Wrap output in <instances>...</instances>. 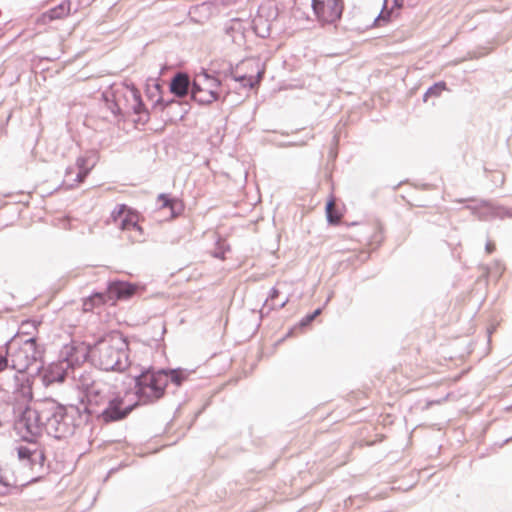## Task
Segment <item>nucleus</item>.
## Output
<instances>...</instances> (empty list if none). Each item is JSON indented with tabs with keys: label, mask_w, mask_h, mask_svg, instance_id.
I'll use <instances>...</instances> for the list:
<instances>
[{
	"label": "nucleus",
	"mask_w": 512,
	"mask_h": 512,
	"mask_svg": "<svg viewBox=\"0 0 512 512\" xmlns=\"http://www.w3.org/2000/svg\"><path fill=\"white\" fill-rule=\"evenodd\" d=\"M286 339L282 336L281 338H279L276 342H275V346H279L280 344H282Z\"/></svg>",
	"instance_id": "bf43d9fd"
},
{
	"label": "nucleus",
	"mask_w": 512,
	"mask_h": 512,
	"mask_svg": "<svg viewBox=\"0 0 512 512\" xmlns=\"http://www.w3.org/2000/svg\"><path fill=\"white\" fill-rule=\"evenodd\" d=\"M175 199L174 196H172L169 193H160L157 196V202L159 204V209H167L171 202L173 203V200Z\"/></svg>",
	"instance_id": "c03bdc74"
},
{
	"label": "nucleus",
	"mask_w": 512,
	"mask_h": 512,
	"mask_svg": "<svg viewBox=\"0 0 512 512\" xmlns=\"http://www.w3.org/2000/svg\"><path fill=\"white\" fill-rule=\"evenodd\" d=\"M72 173H73V169L72 168H67V170H66V177H68Z\"/></svg>",
	"instance_id": "e2e57ef3"
},
{
	"label": "nucleus",
	"mask_w": 512,
	"mask_h": 512,
	"mask_svg": "<svg viewBox=\"0 0 512 512\" xmlns=\"http://www.w3.org/2000/svg\"><path fill=\"white\" fill-rule=\"evenodd\" d=\"M237 67H238V65H236V68ZM234 70H235V67L231 63H229L228 68L223 70V72H222L223 78L224 79L231 78L233 80V76H236V74L234 73Z\"/></svg>",
	"instance_id": "09e8293b"
},
{
	"label": "nucleus",
	"mask_w": 512,
	"mask_h": 512,
	"mask_svg": "<svg viewBox=\"0 0 512 512\" xmlns=\"http://www.w3.org/2000/svg\"><path fill=\"white\" fill-rule=\"evenodd\" d=\"M44 399L36 401L33 406L26 405L15 421L21 439L37 440L44 430Z\"/></svg>",
	"instance_id": "20e7f679"
},
{
	"label": "nucleus",
	"mask_w": 512,
	"mask_h": 512,
	"mask_svg": "<svg viewBox=\"0 0 512 512\" xmlns=\"http://www.w3.org/2000/svg\"><path fill=\"white\" fill-rule=\"evenodd\" d=\"M338 143H339V136L338 135H334L333 136L334 148H331L330 151H329V157L332 158L333 160L336 159L337 154H338Z\"/></svg>",
	"instance_id": "de8ad7c7"
},
{
	"label": "nucleus",
	"mask_w": 512,
	"mask_h": 512,
	"mask_svg": "<svg viewBox=\"0 0 512 512\" xmlns=\"http://www.w3.org/2000/svg\"><path fill=\"white\" fill-rule=\"evenodd\" d=\"M113 390V387L105 383H98V385L89 387L87 392L81 395L79 404L76 406L81 412L85 425L92 424L96 421L101 409Z\"/></svg>",
	"instance_id": "39448f33"
},
{
	"label": "nucleus",
	"mask_w": 512,
	"mask_h": 512,
	"mask_svg": "<svg viewBox=\"0 0 512 512\" xmlns=\"http://www.w3.org/2000/svg\"><path fill=\"white\" fill-rule=\"evenodd\" d=\"M467 208L484 220L512 218V207H507L491 200H480L475 205H468Z\"/></svg>",
	"instance_id": "9d476101"
},
{
	"label": "nucleus",
	"mask_w": 512,
	"mask_h": 512,
	"mask_svg": "<svg viewBox=\"0 0 512 512\" xmlns=\"http://www.w3.org/2000/svg\"><path fill=\"white\" fill-rule=\"evenodd\" d=\"M495 250V245L491 241H487L485 245V251L491 254Z\"/></svg>",
	"instance_id": "6e6d98bb"
},
{
	"label": "nucleus",
	"mask_w": 512,
	"mask_h": 512,
	"mask_svg": "<svg viewBox=\"0 0 512 512\" xmlns=\"http://www.w3.org/2000/svg\"><path fill=\"white\" fill-rule=\"evenodd\" d=\"M264 72V69L258 70L255 76L248 74H236V76H233V80L238 82L242 88L253 89L260 84L261 79L264 77Z\"/></svg>",
	"instance_id": "b1692460"
},
{
	"label": "nucleus",
	"mask_w": 512,
	"mask_h": 512,
	"mask_svg": "<svg viewBox=\"0 0 512 512\" xmlns=\"http://www.w3.org/2000/svg\"><path fill=\"white\" fill-rule=\"evenodd\" d=\"M102 98L105 102L106 108L117 118L118 121H126V116L124 111L122 110L118 100L116 99L115 93H103Z\"/></svg>",
	"instance_id": "4be33fe9"
},
{
	"label": "nucleus",
	"mask_w": 512,
	"mask_h": 512,
	"mask_svg": "<svg viewBox=\"0 0 512 512\" xmlns=\"http://www.w3.org/2000/svg\"><path fill=\"white\" fill-rule=\"evenodd\" d=\"M220 93L213 88H205L204 92L199 94L195 102L199 105H210L219 99Z\"/></svg>",
	"instance_id": "f704fd0d"
},
{
	"label": "nucleus",
	"mask_w": 512,
	"mask_h": 512,
	"mask_svg": "<svg viewBox=\"0 0 512 512\" xmlns=\"http://www.w3.org/2000/svg\"><path fill=\"white\" fill-rule=\"evenodd\" d=\"M89 171L85 170H78V173L76 174L75 178L73 179V182L80 183L85 180V178L89 175Z\"/></svg>",
	"instance_id": "8fccbe9b"
},
{
	"label": "nucleus",
	"mask_w": 512,
	"mask_h": 512,
	"mask_svg": "<svg viewBox=\"0 0 512 512\" xmlns=\"http://www.w3.org/2000/svg\"><path fill=\"white\" fill-rule=\"evenodd\" d=\"M98 383L99 382H96L94 380H91V379L81 375L80 379H79L78 387L82 390V394H83V393L87 392L89 387H91L92 385H98Z\"/></svg>",
	"instance_id": "a18cd8bd"
},
{
	"label": "nucleus",
	"mask_w": 512,
	"mask_h": 512,
	"mask_svg": "<svg viewBox=\"0 0 512 512\" xmlns=\"http://www.w3.org/2000/svg\"><path fill=\"white\" fill-rule=\"evenodd\" d=\"M91 356V345L85 342H79L72 340L70 343L65 344L60 352L59 358L65 363L69 369L90 362Z\"/></svg>",
	"instance_id": "1a4fd4ad"
},
{
	"label": "nucleus",
	"mask_w": 512,
	"mask_h": 512,
	"mask_svg": "<svg viewBox=\"0 0 512 512\" xmlns=\"http://www.w3.org/2000/svg\"><path fill=\"white\" fill-rule=\"evenodd\" d=\"M323 307H318L314 311L307 313L304 317H302L298 323V327H301L302 330L308 328L312 322L322 313Z\"/></svg>",
	"instance_id": "4c0bfd02"
},
{
	"label": "nucleus",
	"mask_w": 512,
	"mask_h": 512,
	"mask_svg": "<svg viewBox=\"0 0 512 512\" xmlns=\"http://www.w3.org/2000/svg\"><path fill=\"white\" fill-rule=\"evenodd\" d=\"M386 2H384L383 8L378 16L374 19V26H383L390 23L394 17H398L399 13L396 12L393 8L385 10Z\"/></svg>",
	"instance_id": "2f4dec72"
},
{
	"label": "nucleus",
	"mask_w": 512,
	"mask_h": 512,
	"mask_svg": "<svg viewBox=\"0 0 512 512\" xmlns=\"http://www.w3.org/2000/svg\"><path fill=\"white\" fill-rule=\"evenodd\" d=\"M112 340L118 345L113 346L105 339H100L91 345L90 363L102 371L123 372L130 366L127 353L128 339L118 332Z\"/></svg>",
	"instance_id": "7ed1b4c3"
},
{
	"label": "nucleus",
	"mask_w": 512,
	"mask_h": 512,
	"mask_svg": "<svg viewBox=\"0 0 512 512\" xmlns=\"http://www.w3.org/2000/svg\"><path fill=\"white\" fill-rule=\"evenodd\" d=\"M45 462H46V455H45V451L43 450V455H42L41 459H39L38 457L34 458V456L30 457L24 463V465L28 466L35 473L44 474L47 471V468H45Z\"/></svg>",
	"instance_id": "473e14b6"
},
{
	"label": "nucleus",
	"mask_w": 512,
	"mask_h": 512,
	"mask_svg": "<svg viewBox=\"0 0 512 512\" xmlns=\"http://www.w3.org/2000/svg\"><path fill=\"white\" fill-rule=\"evenodd\" d=\"M120 229L137 233L135 236H130L132 242L144 241V231L138 223V213L135 209H132L131 215H126V218L121 220Z\"/></svg>",
	"instance_id": "6ab92c4d"
},
{
	"label": "nucleus",
	"mask_w": 512,
	"mask_h": 512,
	"mask_svg": "<svg viewBox=\"0 0 512 512\" xmlns=\"http://www.w3.org/2000/svg\"><path fill=\"white\" fill-rule=\"evenodd\" d=\"M184 203L181 199H179L178 197H175V199L173 200V203L171 202V204L169 205V207L167 209H169L170 211V217L171 218H174V217H177L179 215H181L184 211Z\"/></svg>",
	"instance_id": "ea45409f"
},
{
	"label": "nucleus",
	"mask_w": 512,
	"mask_h": 512,
	"mask_svg": "<svg viewBox=\"0 0 512 512\" xmlns=\"http://www.w3.org/2000/svg\"><path fill=\"white\" fill-rule=\"evenodd\" d=\"M27 341H29L28 344L30 346L28 348H25L23 351H21L22 353H24V356H25L24 364H29V370H34L35 368L33 366L36 363H40L39 365H42V366L45 365V361H44V355H45V351H46L45 346L38 342V339L36 336H30Z\"/></svg>",
	"instance_id": "ddd939ff"
},
{
	"label": "nucleus",
	"mask_w": 512,
	"mask_h": 512,
	"mask_svg": "<svg viewBox=\"0 0 512 512\" xmlns=\"http://www.w3.org/2000/svg\"><path fill=\"white\" fill-rule=\"evenodd\" d=\"M511 441H512V436L507 438V439H505L501 445L503 446V445H505V444H507V443H509Z\"/></svg>",
	"instance_id": "680f3d73"
},
{
	"label": "nucleus",
	"mask_w": 512,
	"mask_h": 512,
	"mask_svg": "<svg viewBox=\"0 0 512 512\" xmlns=\"http://www.w3.org/2000/svg\"><path fill=\"white\" fill-rule=\"evenodd\" d=\"M15 341L16 339H9L0 347V374L12 368H16L17 361L10 359L11 343Z\"/></svg>",
	"instance_id": "aec40b11"
},
{
	"label": "nucleus",
	"mask_w": 512,
	"mask_h": 512,
	"mask_svg": "<svg viewBox=\"0 0 512 512\" xmlns=\"http://www.w3.org/2000/svg\"><path fill=\"white\" fill-rule=\"evenodd\" d=\"M138 372L131 377L134 383L133 394L136 407L153 405L163 399L167 393V378L164 367L137 365Z\"/></svg>",
	"instance_id": "f03ea898"
},
{
	"label": "nucleus",
	"mask_w": 512,
	"mask_h": 512,
	"mask_svg": "<svg viewBox=\"0 0 512 512\" xmlns=\"http://www.w3.org/2000/svg\"><path fill=\"white\" fill-rule=\"evenodd\" d=\"M194 422H195V418H194V419H192V421L190 422V425H193V424H194Z\"/></svg>",
	"instance_id": "338daca9"
},
{
	"label": "nucleus",
	"mask_w": 512,
	"mask_h": 512,
	"mask_svg": "<svg viewBox=\"0 0 512 512\" xmlns=\"http://www.w3.org/2000/svg\"><path fill=\"white\" fill-rule=\"evenodd\" d=\"M280 291L276 287L270 289L269 295L260 310L261 317L264 315V310L267 309V313L274 309H282L289 301L288 297H285L282 301L278 302Z\"/></svg>",
	"instance_id": "412c9836"
},
{
	"label": "nucleus",
	"mask_w": 512,
	"mask_h": 512,
	"mask_svg": "<svg viewBox=\"0 0 512 512\" xmlns=\"http://www.w3.org/2000/svg\"><path fill=\"white\" fill-rule=\"evenodd\" d=\"M374 238H375V242H381L383 237H382V227L381 226H378V231L375 233L374 235Z\"/></svg>",
	"instance_id": "4d7b16f0"
},
{
	"label": "nucleus",
	"mask_w": 512,
	"mask_h": 512,
	"mask_svg": "<svg viewBox=\"0 0 512 512\" xmlns=\"http://www.w3.org/2000/svg\"><path fill=\"white\" fill-rule=\"evenodd\" d=\"M164 371L167 378V386L169 385V383H172L175 386L179 387L182 385L184 381L187 380L189 376L187 370L181 367L164 368Z\"/></svg>",
	"instance_id": "393cba45"
},
{
	"label": "nucleus",
	"mask_w": 512,
	"mask_h": 512,
	"mask_svg": "<svg viewBox=\"0 0 512 512\" xmlns=\"http://www.w3.org/2000/svg\"><path fill=\"white\" fill-rule=\"evenodd\" d=\"M205 88L198 82V80L190 81L188 92L192 100H196L199 94L203 93Z\"/></svg>",
	"instance_id": "37998d69"
},
{
	"label": "nucleus",
	"mask_w": 512,
	"mask_h": 512,
	"mask_svg": "<svg viewBox=\"0 0 512 512\" xmlns=\"http://www.w3.org/2000/svg\"><path fill=\"white\" fill-rule=\"evenodd\" d=\"M114 471H115V469H114V468H111V469L109 470V472H108V476H109L110 474H112Z\"/></svg>",
	"instance_id": "0e129e2a"
},
{
	"label": "nucleus",
	"mask_w": 512,
	"mask_h": 512,
	"mask_svg": "<svg viewBox=\"0 0 512 512\" xmlns=\"http://www.w3.org/2000/svg\"><path fill=\"white\" fill-rule=\"evenodd\" d=\"M41 324V321L26 319L21 322V325L18 329L24 335H32L34 331H37V327Z\"/></svg>",
	"instance_id": "58836bf2"
},
{
	"label": "nucleus",
	"mask_w": 512,
	"mask_h": 512,
	"mask_svg": "<svg viewBox=\"0 0 512 512\" xmlns=\"http://www.w3.org/2000/svg\"><path fill=\"white\" fill-rule=\"evenodd\" d=\"M108 304L113 305L107 288L104 291L93 290L90 295L82 299V306L85 312H93L95 308Z\"/></svg>",
	"instance_id": "2eb2a0df"
},
{
	"label": "nucleus",
	"mask_w": 512,
	"mask_h": 512,
	"mask_svg": "<svg viewBox=\"0 0 512 512\" xmlns=\"http://www.w3.org/2000/svg\"><path fill=\"white\" fill-rule=\"evenodd\" d=\"M189 112L188 103L181 101L180 106H176L174 110H167L168 120L170 122H176L182 120Z\"/></svg>",
	"instance_id": "72a5a7b5"
},
{
	"label": "nucleus",
	"mask_w": 512,
	"mask_h": 512,
	"mask_svg": "<svg viewBox=\"0 0 512 512\" xmlns=\"http://www.w3.org/2000/svg\"><path fill=\"white\" fill-rule=\"evenodd\" d=\"M194 422H195V418H194V419H192V421L190 422V425H193V424H194Z\"/></svg>",
	"instance_id": "774afa93"
},
{
	"label": "nucleus",
	"mask_w": 512,
	"mask_h": 512,
	"mask_svg": "<svg viewBox=\"0 0 512 512\" xmlns=\"http://www.w3.org/2000/svg\"><path fill=\"white\" fill-rule=\"evenodd\" d=\"M27 442L26 445L20 444L15 450L17 452L18 459L24 464L30 457H38L41 459L43 455V448L40 447L37 440L21 439Z\"/></svg>",
	"instance_id": "a211bd4d"
},
{
	"label": "nucleus",
	"mask_w": 512,
	"mask_h": 512,
	"mask_svg": "<svg viewBox=\"0 0 512 512\" xmlns=\"http://www.w3.org/2000/svg\"><path fill=\"white\" fill-rule=\"evenodd\" d=\"M230 250V246L225 244L224 242L217 241L214 251L212 252V256L214 258L223 260L225 259L226 253Z\"/></svg>",
	"instance_id": "79ce46f5"
},
{
	"label": "nucleus",
	"mask_w": 512,
	"mask_h": 512,
	"mask_svg": "<svg viewBox=\"0 0 512 512\" xmlns=\"http://www.w3.org/2000/svg\"><path fill=\"white\" fill-rule=\"evenodd\" d=\"M220 74L221 73L217 71H213V74H210L205 68H201V71L196 75V77H203L204 82L206 83L205 88H213L216 90V88L222 87Z\"/></svg>",
	"instance_id": "cd10ccee"
},
{
	"label": "nucleus",
	"mask_w": 512,
	"mask_h": 512,
	"mask_svg": "<svg viewBox=\"0 0 512 512\" xmlns=\"http://www.w3.org/2000/svg\"><path fill=\"white\" fill-rule=\"evenodd\" d=\"M72 2L63 0L58 5L42 13L36 20L38 25H46L54 20L63 19L70 15Z\"/></svg>",
	"instance_id": "4468645a"
},
{
	"label": "nucleus",
	"mask_w": 512,
	"mask_h": 512,
	"mask_svg": "<svg viewBox=\"0 0 512 512\" xmlns=\"http://www.w3.org/2000/svg\"><path fill=\"white\" fill-rule=\"evenodd\" d=\"M31 335H24L21 332H17L15 335H13L10 339H16L15 342L11 343V351L13 349H17L20 352L23 351L25 348H28L30 345L28 344L29 341L28 338Z\"/></svg>",
	"instance_id": "e433bc0d"
},
{
	"label": "nucleus",
	"mask_w": 512,
	"mask_h": 512,
	"mask_svg": "<svg viewBox=\"0 0 512 512\" xmlns=\"http://www.w3.org/2000/svg\"><path fill=\"white\" fill-rule=\"evenodd\" d=\"M302 330L301 327H298V323H296L293 327L289 328L288 331L283 335L285 339L293 337L296 335L298 331Z\"/></svg>",
	"instance_id": "3c124183"
},
{
	"label": "nucleus",
	"mask_w": 512,
	"mask_h": 512,
	"mask_svg": "<svg viewBox=\"0 0 512 512\" xmlns=\"http://www.w3.org/2000/svg\"><path fill=\"white\" fill-rule=\"evenodd\" d=\"M257 12L258 14H261L264 18H267L268 22H270L271 24L279 16L278 8L273 5H260Z\"/></svg>",
	"instance_id": "c9c22d12"
},
{
	"label": "nucleus",
	"mask_w": 512,
	"mask_h": 512,
	"mask_svg": "<svg viewBox=\"0 0 512 512\" xmlns=\"http://www.w3.org/2000/svg\"><path fill=\"white\" fill-rule=\"evenodd\" d=\"M135 408L136 404H126L125 397L114 389L106 400L95 422L107 425L123 421Z\"/></svg>",
	"instance_id": "423d86ee"
},
{
	"label": "nucleus",
	"mask_w": 512,
	"mask_h": 512,
	"mask_svg": "<svg viewBox=\"0 0 512 512\" xmlns=\"http://www.w3.org/2000/svg\"><path fill=\"white\" fill-rule=\"evenodd\" d=\"M106 287L110 298L112 300V304L119 300H128L132 296L137 293V290L140 288L141 291L144 290V286H140L136 283H131L123 280H109L106 283Z\"/></svg>",
	"instance_id": "9b49d317"
},
{
	"label": "nucleus",
	"mask_w": 512,
	"mask_h": 512,
	"mask_svg": "<svg viewBox=\"0 0 512 512\" xmlns=\"http://www.w3.org/2000/svg\"><path fill=\"white\" fill-rule=\"evenodd\" d=\"M165 333H166V326L164 323H162V324H160V336H159V338L154 339V341H156L157 346H160L161 343H163Z\"/></svg>",
	"instance_id": "603ef678"
},
{
	"label": "nucleus",
	"mask_w": 512,
	"mask_h": 512,
	"mask_svg": "<svg viewBox=\"0 0 512 512\" xmlns=\"http://www.w3.org/2000/svg\"><path fill=\"white\" fill-rule=\"evenodd\" d=\"M403 5L404 0H394L391 8H393L396 12L399 13V10L403 7Z\"/></svg>",
	"instance_id": "864d4df0"
},
{
	"label": "nucleus",
	"mask_w": 512,
	"mask_h": 512,
	"mask_svg": "<svg viewBox=\"0 0 512 512\" xmlns=\"http://www.w3.org/2000/svg\"><path fill=\"white\" fill-rule=\"evenodd\" d=\"M190 78L186 72H175L169 83V92L175 97H183L188 93Z\"/></svg>",
	"instance_id": "f3484780"
},
{
	"label": "nucleus",
	"mask_w": 512,
	"mask_h": 512,
	"mask_svg": "<svg viewBox=\"0 0 512 512\" xmlns=\"http://www.w3.org/2000/svg\"><path fill=\"white\" fill-rule=\"evenodd\" d=\"M154 90H151L149 87L147 88L146 90V95L149 99H153L156 95H162L163 94V89H162V86L161 84L158 82V81H154Z\"/></svg>",
	"instance_id": "49530a36"
},
{
	"label": "nucleus",
	"mask_w": 512,
	"mask_h": 512,
	"mask_svg": "<svg viewBox=\"0 0 512 512\" xmlns=\"http://www.w3.org/2000/svg\"><path fill=\"white\" fill-rule=\"evenodd\" d=\"M129 93L133 101L131 104V109L133 113L138 116V118L135 120V123H147L149 120V112L145 103L143 102L140 91L136 87L132 86L129 89Z\"/></svg>",
	"instance_id": "dca6fc26"
},
{
	"label": "nucleus",
	"mask_w": 512,
	"mask_h": 512,
	"mask_svg": "<svg viewBox=\"0 0 512 512\" xmlns=\"http://www.w3.org/2000/svg\"><path fill=\"white\" fill-rule=\"evenodd\" d=\"M311 6L321 27H338L344 11L343 0H312Z\"/></svg>",
	"instance_id": "0eeeda50"
},
{
	"label": "nucleus",
	"mask_w": 512,
	"mask_h": 512,
	"mask_svg": "<svg viewBox=\"0 0 512 512\" xmlns=\"http://www.w3.org/2000/svg\"><path fill=\"white\" fill-rule=\"evenodd\" d=\"M409 7H414L417 4L416 0H405Z\"/></svg>",
	"instance_id": "13d9d810"
},
{
	"label": "nucleus",
	"mask_w": 512,
	"mask_h": 512,
	"mask_svg": "<svg viewBox=\"0 0 512 512\" xmlns=\"http://www.w3.org/2000/svg\"><path fill=\"white\" fill-rule=\"evenodd\" d=\"M44 430L55 439L74 435L76 429L85 425L76 405H64L53 398H44Z\"/></svg>",
	"instance_id": "f257e3e1"
},
{
	"label": "nucleus",
	"mask_w": 512,
	"mask_h": 512,
	"mask_svg": "<svg viewBox=\"0 0 512 512\" xmlns=\"http://www.w3.org/2000/svg\"><path fill=\"white\" fill-rule=\"evenodd\" d=\"M445 90H448L447 83L445 81L435 82L426 89L422 96V99L424 102H427L430 98L439 97Z\"/></svg>",
	"instance_id": "7c9ffc66"
},
{
	"label": "nucleus",
	"mask_w": 512,
	"mask_h": 512,
	"mask_svg": "<svg viewBox=\"0 0 512 512\" xmlns=\"http://www.w3.org/2000/svg\"><path fill=\"white\" fill-rule=\"evenodd\" d=\"M0 484L3 487V489H0V494L4 495L8 491V483L3 479V477H0Z\"/></svg>",
	"instance_id": "5fc2aeb1"
},
{
	"label": "nucleus",
	"mask_w": 512,
	"mask_h": 512,
	"mask_svg": "<svg viewBox=\"0 0 512 512\" xmlns=\"http://www.w3.org/2000/svg\"><path fill=\"white\" fill-rule=\"evenodd\" d=\"M199 414H200V411H199V412H197V413L195 414V417H194V418L196 419V418L198 417V415H199Z\"/></svg>",
	"instance_id": "69168bd1"
},
{
	"label": "nucleus",
	"mask_w": 512,
	"mask_h": 512,
	"mask_svg": "<svg viewBox=\"0 0 512 512\" xmlns=\"http://www.w3.org/2000/svg\"><path fill=\"white\" fill-rule=\"evenodd\" d=\"M132 209L127 204H117L111 211L112 221L120 228L121 220L126 218V215H131Z\"/></svg>",
	"instance_id": "c756f323"
},
{
	"label": "nucleus",
	"mask_w": 512,
	"mask_h": 512,
	"mask_svg": "<svg viewBox=\"0 0 512 512\" xmlns=\"http://www.w3.org/2000/svg\"><path fill=\"white\" fill-rule=\"evenodd\" d=\"M332 205H333V199L330 198L327 202H326V206H325V212H326V218H327V222L329 224H337L338 220H339V217L340 215L337 213V212H334L333 209H332Z\"/></svg>",
	"instance_id": "a19ab883"
},
{
	"label": "nucleus",
	"mask_w": 512,
	"mask_h": 512,
	"mask_svg": "<svg viewBox=\"0 0 512 512\" xmlns=\"http://www.w3.org/2000/svg\"><path fill=\"white\" fill-rule=\"evenodd\" d=\"M98 158L99 156L96 150H89L76 159V166L78 170L86 169L87 171L91 172L93 167L96 165Z\"/></svg>",
	"instance_id": "a878e982"
},
{
	"label": "nucleus",
	"mask_w": 512,
	"mask_h": 512,
	"mask_svg": "<svg viewBox=\"0 0 512 512\" xmlns=\"http://www.w3.org/2000/svg\"><path fill=\"white\" fill-rule=\"evenodd\" d=\"M220 74L221 73L217 71H213V74H210L205 68H201V71L196 75V77H203L204 82L206 83L205 88H213L216 90V88L222 87Z\"/></svg>",
	"instance_id": "bb28decb"
},
{
	"label": "nucleus",
	"mask_w": 512,
	"mask_h": 512,
	"mask_svg": "<svg viewBox=\"0 0 512 512\" xmlns=\"http://www.w3.org/2000/svg\"><path fill=\"white\" fill-rule=\"evenodd\" d=\"M254 33L260 38H267L270 36L271 23L268 22L267 18H264L261 14H256L251 22Z\"/></svg>",
	"instance_id": "5701e85b"
},
{
	"label": "nucleus",
	"mask_w": 512,
	"mask_h": 512,
	"mask_svg": "<svg viewBox=\"0 0 512 512\" xmlns=\"http://www.w3.org/2000/svg\"><path fill=\"white\" fill-rule=\"evenodd\" d=\"M181 97H173L165 99L163 95H159L157 99L153 103L154 109H159L161 112H164L165 110H174L176 106H180V100Z\"/></svg>",
	"instance_id": "c85d7f7f"
},
{
	"label": "nucleus",
	"mask_w": 512,
	"mask_h": 512,
	"mask_svg": "<svg viewBox=\"0 0 512 512\" xmlns=\"http://www.w3.org/2000/svg\"><path fill=\"white\" fill-rule=\"evenodd\" d=\"M43 369L42 365H38L34 370H29V364L16 363V368H12L13 375L6 385L13 389V392L21 394L23 397H32V385L34 378L38 376Z\"/></svg>",
	"instance_id": "6e6552de"
},
{
	"label": "nucleus",
	"mask_w": 512,
	"mask_h": 512,
	"mask_svg": "<svg viewBox=\"0 0 512 512\" xmlns=\"http://www.w3.org/2000/svg\"><path fill=\"white\" fill-rule=\"evenodd\" d=\"M68 370L69 368L58 357L57 361L51 362L47 367L43 365V369L38 376H41L45 386H49L54 383H63L68 376Z\"/></svg>",
	"instance_id": "f8f14e48"
},
{
	"label": "nucleus",
	"mask_w": 512,
	"mask_h": 512,
	"mask_svg": "<svg viewBox=\"0 0 512 512\" xmlns=\"http://www.w3.org/2000/svg\"><path fill=\"white\" fill-rule=\"evenodd\" d=\"M496 265H497V269H498V274L501 275L502 271H503V267H502L501 263H499V262H497Z\"/></svg>",
	"instance_id": "052dcab7"
}]
</instances>
